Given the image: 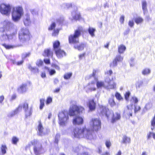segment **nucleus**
Masks as SVG:
<instances>
[{"label": "nucleus", "mask_w": 155, "mask_h": 155, "mask_svg": "<svg viewBox=\"0 0 155 155\" xmlns=\"http://www.w3.org/2000/svg\"><path fill=\"white\" fill-rule=\"evenodd\" d=\"M92 124L91 130L87 129L85 127H76L73 130L74 137L78 138H86L87 139L92 137V132H97L101 128V122L97 118L92 119L91 121Z\"/></svg>", "instance_id": "nucleus-1"}, {"label": "nucleus", "mask_w": 155, "mask_h": 155, "mask_svg": "<svg viewBox=\"0 0 155 155\" xmlns=\"http://www.w3.org/2000/svg\"><path fill=\"white\" fill-rule=\"evenodd\" d=\"M83 32V29L82 27H78L77 29L74 31V34L68 36L69 43L73 44L79 43V41L78 38Z\"/></svg>", "instance_id": "nucleus-2"}, {"label": "nucleus", "mask_w": 155, "mask_h": 155, "mask_svg": "<svg viewBox=\"0 0 155 155\" xmlns=\"http://www.w3.org/2000/svg\"><path fill=\"white\" fill-rule=\"evenodd\" d=\"M22 107H23L25 110V112H26L25 116L26 117L30 116L32 113V110L31 109L28 112H27V111L28 109V104L27 103H25L23 104L22 106L19 105L18 107L15 110H14L10 114L8 115V117H12L17 114L19 111L20 110L22 109Z\"/></svg>", "instance_id": "nucleus-3"}, {"label": "nucleus", "mask_w": 155, "mask_h": 155, "mask_svg": "<svg viewBox=\"0 0 155 155\" xmlns=\"http://www.w3.org/2000/svg\"><path fill=\"white\" fill-rule=\"evenodd\" d=\"M31 37L32 36L28 29H27L22 30L18 35L19 40L22 43L28 41Z\"/></svg>", "instance_id": "nucleus-4"}, {"label": "nucleus", "mask_w": 155, "mask_h": 155, "mask_svg": "<svg viewBox=\"0 0 155 155\" xmlns=\"http://www.w3.org/2000/svg\"><path fill=\"white\" fill-rule=\"evenodd\" d=\"M84 110V109L83 107L73 105L70 108L68 114L70 116H73L82 113Z\"/></svg>", "instance_id": "nucleus-5"}, {"label": "nucleus", "mask_w": 155, "mask_h": 155, "mask_svg": "<svg viewBox=\"0 0 155 155\" xmlns=\"http://www.w3.org/2000/svg\"><path fill=\"white\" fill-rule=\"evenodd\" d=\"M59 124L61 126H65L68 123L69 117L68 112L62 111L59 113L58 115Z\"/></svg>", "instance_id": "nucleus-6"}, {"label": "nucleus", "mask_w": 155, "mask_h": 155, "mask_svg": "<svg viewBox=\"0 0 155 155\" xmlns=\"http://www.w3.org/2000/svg\"><path fill=\"white\" fill-rule=\"evenodd\" d=\"M31 144L33 146V150L34 153L35 155H39L42 153L43 148L41 143L38 141L34 139L31 142Z\"/></svg>", "instance_id": "nucleus-7"}, {"label": "nucleus", "mask_w": 155, "mask_h": 155, "mask_svg": "<svg viewBox=\"0 0 155 155\" xmlns=\"http://www.w3.org/2000/svg\"><path fill=\"white\" fill-rule=\"evenodd\" d=\"M22 8L21 7H17L13 9L12 17L14 21H17L20 19L22 15Z\"/></svg>", "instance_id": "nucleus-8"}, {"label": "nucleus", "mask_w": 155, "mask_h": 155, "mask_svg": "<svg viewBox=\"0 0 155 155\" xmlns=\"http://www.w3.org/2000/svg\"><path fill=\"white\" fill-rule=\"evenodd\" d=\"M11 7L9 5L4 3L1 4L0 5V12L2 14L8 15L11 11Z\"/></svg>", "instance_id": "nucleus-9"}, {"label": "nucleus", "mask_w": 155, "mask_h": 155, "mask_svg": "<svg viewBox=\"0 0 155 155\" xmlns=\"http://www.w3.org/2000/svg\"><path fill=\"white\" fill-rule=\"evenodd\" d=\"M101 109L100 115L105 116L107 118H109L111 115L113 114V112L109 110V109L106 107L101 106L100 107Z\"/></svg>", "instance_id": "nucleus-10"}, {"label": "nucleus", "mask_w": 155, "mask_h": 155, "mask_svg": "<svg viewBox=\"0 0 155 155\" xmlns=\"http://www.w3.org/2000/svg\"><path fill=\"white\" fill-rule=\"evenodd\" d=\"M123 60V58L120 55H117L115 58L113 60L112 62L110 64V67L114 68L116 67L117 63L119 62H122Z\"/></svg>", "instance_id": "nucleus-11"}, {"label": "nucleus", "mask_w": 155, "mask_h": 155, "mask_svg": "<svg viewBox=\"0 0 155 155\" xmlns=\"http://www.w3.org/2000/svg\"><path fill=\"white\" fill-rule=\"evenodd\" d=\"M87 105L89 110L91 111H93L95 110L96 107V103L94 102V99H89L88 101Z\"/></svg>", "instance_id": "nucleus-12"}, {"label": "nucleus", "mask_w": 155, "mask_h": 155, "mask_svg": "<svg viewBox=\"0 0 155 155\" xmlns=\"http://www.w3.org/2000/svg\"><path fill=\"white\" fill-rule=\"evenodd\" d=\"M54 51L56 56L58 58H61L66 55V53L61 48Z\"/></svg>", "instance_id": "nucleus-13"}, {"label": "nucleus", "mask_w": 155, "mask_h": 155, "mask_svg": "<svg viewBox=\"0 0 155 155\" xmlns=\"http://www.w3.org/2000/svg\"><path fill=\"white\" fill-rule=\"evenodd\" d=\"M38 125L37 127L38 134L39 136H42L45 134V133L44 132V128L40 120L38 121Z\"/></svg>", "instance_id": "nucleus-14"}, {"label": "nucleus", "mask_w": 155, "mask_h": 155, "mask_svg": "<svg viewBox=\"0 0 155 155\" xmlns=\"http://www.w3.org/2000/svg\"><path fill=\"white\" fill-rule=\"evenodd\" d=\"M83 122V119L80 116H77L73 120V124L75 125L82 124Z\"/></svg>", "instance_id": "nucleus-15"}, {"label": "nucleus", "mask_w": 155, "mask_h": 155, "mask_svg": "<svg viewBox=\"0 0 155 155\" xmlns=\"http://www.w3.org/2000/svg\"><path fill=\"white\" fill-rule=\"evenodd\" d=\"M27 90V84H22L17 88L18 91L20 93H23Z\"/></svg>", "instance_id": "nucleus-16"}, {"label": "nucleus", "mask_w": 155, "mask_h": 155, "mask_svg": "<svg viewBox=\"0 0 155 155\" xmlns=\"http://www.w3.org/2000/svg\"><path fill=\"white\" fill-rule=\"evenodd\" d=\"M53 53L51 50L49 48L45 49L43 52V55L44 57L53 58Z\"/></svg>", "instance_id": "nucleus-17"}, {"label": "nucleus", "mask_w": 155, "mask_h": 155, "mask_svg": "<svg viewBox=\"0 0 155 155\" xmlns=\"http://www.w3.org/2000/svg\"><path fill=\"white\" fill-rule=\"evenodd\" d=\"M113 114L111 120V122L112 123H114L118 120H120L121 118L120 115V113L118 112L115 113V114Z\"/></svg>", "instance_id": "nucleus-18"}, {"label": "nucleus", "mask_w": 155, "mask_h": 155, "mask_svg": "<svg viewBox=\"0 0 155 155\" xmlns=\"http://www.w3.org/2000/svg\"><path fill=\"white\" fill-rule=\"evenodd\" d=\"M53 48L54 51L60 48V43L59 41L58 40L54 41L53 43Z\"/></svg>", "instance_id": "nucleus-19"}, {"label": "nucleus", "mask_w": 155, "mask_h": 155, "mask_svg": "<svg viewBox=\"0 0 155 155\" xmlns=\"http://www.w3.org/2000/svg\"><path fill=\"white\" fill-rule=\"evenodd\" d=\"M28 68L34 74L38 73L39 72V70L38 68L32 67L31 64H28Z\"/></svg>", "instance_id": "nucleus-20"}, {"label": "nucleus", "mask_w": 155, "mask_h": 155, "mask_svg": "<svg viewBox=\"0 0 155 155\" xmlns=\"http://www.w3.org/2000/svg\"><path fill=\"white\" fill-rule=\"evenodd\" d=\"M95 82L94 81L89 83L88 84L87 86H89V90L91 91H94L96 90V88L95 87Z\"/></svg>", "instance_id": "nucleus-21"}, {"label": "nucleus", "mask_w": 155, "mask_h": 155, "mask_svg": "<svg viewBox=\"0 0 155 155\" xmlns=\"http://www.w3.org/2000/svg\"><path fill=\"white\" fill-rule=\"evenodd\" d=\"M108 103L111 107H114L116 106V103L114 101V96L109 98Z\"/></svg>", "instance_id": "nucleus-22"}, {"label": "nucleus", "mask_w": 155, "mask_h": 155, "mask_svg": "<svg viewBox=\"0 0 155 155\" xmlns=\"http://www.w3.org/2000/svg\"><path fill=\"white\" fill-rule=\"evenodd\" d=\"M126 49V47L125 46L123 45H121L118 47V52L120 54L123 53Z\"/></svg>", "instance_id": "nucleus-23"}, {"label": "nucleus", "mask_w": 155, "mask_h": 155, "mask_svg": "<svg viewBox=\"0 0 155 155\" xmlns=\"http://www.w3.org/2000/svg\"><path fill=\"white\" fill-rule=\"evenodd\" d=\"M85 47V45L84 43H81L79 45H75L74 46V48L77 49L78 50H82L84 49Z\"/></svg>", "instance_id": "nucleus-24"}, {"label": "nucleus", "mask_w": 155, "mask_h": 155, "mask_svg": "<svg viewBox=\"0 0 155 155\" xmlns=\"http://www.w3.org/2000/svg\"><path fill=\"white\" fill-rule=\"evenodd\" d=\"M130 142V137L127 136L126 135L124 136L123 138V140L122 141L123 143H129Z\"/></svg>", "instance_id": "nucleus-25"}, {"label": "nucleus", "mask_w": 155, "mask_h": 155, "mask_svg": "<svg viewBox=\"0 0 155 155\" xmlns=\"http://www.w3.org/2000/svg\"><path fill=\"white\" fill-rule=\"evenodd\" d=\"M2 45L6 49H13L16 47V46L15 45H7L5 43L2 44Z\"/></svg>", "instance_id": "nucleus-26"}, {"label": "nucleus", "mask_w": 155, "mask_h": 155, "mask_svg": "<svg viewBox=\"0 0 155 155\" xmlns=\"http://www.w3.org/2000/svg\"><path fill=\"white\" fill-rule=\"evenodd\" d=\"M95 30V29L94 28L91 27H89L88 29L89 33L92 37H93L94 36V33Z\"/></svg>", "instance_id": "nucleus-27"}, {"label": "nucleus", "mask_w": 155, "mask_h": 155, "mask_svg": "<svg viewBox=\"0 0 155 155\" xmlns=\"http://www.w3.org/2000/svg\"><path fill=\"white\" fill-rule=\"evenodd\" d=\"M97 72V70L95 69L93 70L92 73L89 76L88 79H90L92 77H93L95 78V79L96 81H97V79L95 78V76Z\"/></svg>", "instance_id": "nucleus-28"}, {"label": "nucleus", "mask_w": 155, "mask_h": 155, "mask_svg": "<svg viewBox=\"0 0 155 155\" xmlns=\"http://www.w3.org/2000/svg\"><path fill=\"white\" fill-rule=\"evenodd\" d=\"M124 113L127 114L129 117L132 116V110L131 109H130L128 108L127 110H125Z\"/></svg>", "instance_id": "nucleus-29"}, {"label": "nucleus", "mask_w": 155, "mask_h": 155, "mask_svg": "<svg viewBox=\"0 0 155 155\" xmlns=\"http://www.w3.org/2000/svg\"><path fill=\"white\" fill-rule=\"evenodd\" d=\"M96 85L98 88L105 87L104 83L102 81H97L96 83Z\"/></svg>", "instance_id": "nucleus-30"}, {"label": "nucleus", "mask_w": 155, "mask_h": 155, "mask_svg": "<svg viewBox=\"0 0 155 155\" xmlns=\"http://www.w3.org/2000/svg\"><path fill=\"white\" fill-rule=\"evenodd\" d=\"M134 21L136 24H139L142 22L143 19L141 17H137L134 18Z\"/></svg>", "instance_id": "nucleus-31"}, {"label": "nucleus", "mask_w": 155, "mask_h": 155, "mask_svg": "<svg viewBox=\"0 0 155 155\" xmlns=\"http://www.w3.org/2000/svg\"><path fill=\"white\" fill-rule=\"evenodd\" d=\"M1 149V152L2 154H4L6 153L7 147L6 145H2Z\"/></svg>", "instance_id": "nucleus-32"}, {"label": "nucleus", "mask_w": 155, "mask_h": 155, "mask_svg": "<svg viewBox=\"0 0 155 155\" xmlns=\"http://www.w3.org/2000/svg\"><path fill=\"white\" fill-rule=\"evenodd\" d=\"M23 22L26 26L28 25L31 22L30 18L28 17L24 19Z\"/></svg>", "instance_id": "nucleus-33"}, {"label": "nucleus", "mask_w": 155, "mask_h": 155, "mask_svg": "<svg viewBox=\"0 0 155 155\" xmlns=\"http://www.w3.org/2000/svg\"><path fill=\"white\" fill-rule=\"evenodd\" d=\"M150 72V70L148 68H145L143 70L142 73L143 75H146L149 74Z\"/></svg>", "instance_id": "nucleus-34"}, {"label": "nucleus", "mask_w": 155, "mask_h": 155, "mask_svg": "<svg viewBox=\"0 0 155 155\" xmlns=\"http://www.w3.org/2000/svg\"><path fill=\"white\" fill-rule=\"evenodd\" d=\"M45 99L43 98L40 99V104L39 108L41 110H42L45 106Z\"/></svg>", "instance_id": "nucleus-35"}, {"label": "nucleus", "mask_w": 155, "mask_h": 155, "mask_svg": "<svg viewBox=\"0 0 155 155\" xmlns=\"http://www.w3.org/2000/svg\"><path fill=\"white\" fill-rule=\"evenodd\" d=\"M19 141V139L15 136H13L12 139V143L16 145Z\"/></svg>", "instance_id": "nucleus-36"}, {"label": "nucleus", "mask_w": 155, "mask_h": 155, "mask_svg": "<svg viewBox=\"0 0 155 155\" xmlns=\"http://www.w3.org/2000/svg\"><path fill=\"white\" fill-rule=\"evenodd\" d=\"M151 125L153 127V128H151V129L153 130L155 127V114L153 117L151 121Z\"/></svg>", "instance_id": "nucleus-37"}, {"label": "nucleus", "mask_w": 155, "mask_h": 155, "mask_svg": "<svg viewBox=\"0 0 155 155\" xmlns=\"http://www.w3.org/2000/svg\"><path fill=\"white\" fill-rule=\"evenodd\" d=\"M73 18L76 21L79 20L81 19V16L80 13L77 14L74 16Z\"/></svg>", "instance_id": "nucleus-38"}, {"label": "nucleus", "mask_w": 155, "mask_h": 155, "mask_svg": "<svg viewBox=\"0 0 155 155\" xmlns=\"http://www.w3.org/2000/svg\"><path fill=\"white\" fill-rule=\"evenodd\" d=\"M72 75V73H66L64 76V78L65 79H68L70 78Z\"/></svg>", "instance_id": "nucleus-39"}, {"label": "nucleus", "mask_w": 155, "mask_h": 155, "mask_svg": "<svg viewBox=\"0 0 155 155\" xmlns=\"http://www.w3.org/2000/svg\"><path fill=\"white\" fill-rule=\"evenodd\" d=\"M56 26V23L54 22H52L50 26L48 28V30L49 31H51L54 29Z\"/></svg>", "instance_id": "nucleus-40"}, {"label": "nucleus", "mask_w": 155, "mask_h": 155, "mask_svg": "<svg viewBox=\"0 0 155 155\" xmlns=\"http://www.w3.org/2000/svg\"><path fill=\"white\" fill-rule=\"evenodd\" d=\"M115 96L117 99L119 101H120L123 99V98L121 97L120 94L117 92L115 93Z\"/></svg>", "instance_id": "nucleus-41"}, {"label": "nucleus", "mask_w": 155, "mask_h": 155, "mask_svg": "<svg viewBox=\"0 0 155 155\" xmlns=\"http://www.w3.org/2000/svg\"><path fill=\"white\" fill-rule=\"evenodd\" d=\"M59 31L60 29H54L52 34V36H57L59 34Z\"/></svg>", "instance_id": "nucleus-42"}, {"label": "nucleus", "mask_w": 155, "mask_h": 155, "mask_svg": "<svg viewBox=\"0 0 155 155\" xmlns=\"http://www.w3.org/2000/svg\"><path fill=\"white\" fill-rule=\"evenodd\" d=\"M141 110V107L140 106H137V105H135L134 107V112L136 113Z\"/></svg>", "instance_id": "nucleus-43"}, {"label": "nucleus", "mask_w": 155, "mask_h": 155, "mask_svg": "<svg viewBox=\"0 0 155 155\" xmlns=\"http://www.w3.org/2000/svg\"><path fill=\"white\" fill-rule=\"evenodd\" d=\"M130 101L134 104H137L138 103V100L136 97L133 96L131 97Z\"/></svg>", "instance_id": "nucleus-44"}, {"label": "nucleus", "mask_w": 155, "mask_h": 155, "mask_svg": "<svg viewBox=\"0 0 155 155\" xmlns=\"http://www.w3.org/2000/svg\"><path fill=\"white\" fill-rule=\"evenodd\" d=\"M36 64L37 66L39 67L43 65V62L42 60L41 59H39L37 61Z\"/></svg>", "instance_id": "nucleus-45"}, {"label": "nucleus", "mask_w": 155, "mask_h": 155, "mask_svg": "<svg viewBox=\"0 0 155 155\" xmlns=\"http://www.w3.org/2000/svg\"><path fill=\"white\" fill-rule=\"evenodd\" d=\"M130 94V93L129 91H127L124 94V97L127 101H128Z\"/></svg>", "instance_id": "nucleus-46"}, {"label": "nucleus", "mask_w": 155, "mask_h": 155, "mask_svg": "<svg viewBox=\"0 0 155 155\" xmlns=\"http://www.w3.org/2000/svg\"><path fill=\"white\" fill-rule=\"evenodd\" d=\"M52 98L51 97H49L47 98L46 101V104L47 105H48V104L51 103L52 102Z\"/></svg>", "instance_id": "nucleus-47"}, {"label": "nucleus", "mask_w": 155, "mask_h": 155, "mask_svg": "<svg viewBox=\"0 0 155 155\" xmlns=\"http://www.w3.org/2000/svg\"><path fill=\"white\" fill-rule=\"evenodd\" d=\"M108 84V86L112 88H114L116 87V84L114 82L112 84H111L110 81H107Z\"/></svg>", "instance_id": "nucleus-48"}, {"label": "nucleus", "mask_w": 155, "mask_h": 155, "mask_svg": "<svg viewBox=\"0 0 155 155\" xmlns=\"http://www.w3.org/2000/svg\"><path fill=\"white\" fill-rule=\"evenodd\" d=\"M142 9L143 11H145L147 10V3L146 2L144 1L142 3Z\"/></svg>", "instance_id": "nucleus-49"}, {"label": "nucleus", "mask_w": 155, "mask_h": 155, "mask_svg": "<svg viewBox=\"0 0 155 155\" xmlns=\"http://www.w3.org/2000/svg\"><path fill=\"white\" fill-rule=\"evenodd\" d=\"M105 145L108 148H109L111 145V143L109 141H106L105 142Z\"/></svg>", "instance_id": "nucleus-50"}, {"label": "nucleus", "mask_w": 155, "mask_h": 155, "mask_svg": "<svg viewBox=\"0 0 155 155\" xmlns=\"http://www.w3.org/2000/svg\"><path fill=\"white\" fill-rule=\"evenodd\" d=\"M124 21V17L123 15H122L120 18V21L121 24H123Z\"/></svg>", "instance_id": "nucleus-51"}, {"label": "nucleus", "mask_w": 155, "mask_h": 155, "mask_svg": "<svg viewBox=\"0 0 155 155\" xmlns=\"http://www.w3.org/2000/svg\"><path fill=\"white\" fill-rule=\"evenodd\" d=\"M153 132H150L147 134V138L148 140L152 136Z\"/></svg>", "instance_id": "nucleus-52"}, {"label": "nucleus", "mask_w": 155, "mask_h": 155, "mask_svg": "<svg viewBox=\"0 0 155 155\" xmlns=\"http://www.w3.org/2000/svg\"><path fill=\"white\" fill-rule=\"evenodd\" d=\"M5 99L4 96L2 95L0 96V104H2Z\"/></svg>", "instance_id": "nucleus-53"}, {"label": "nucleus", "mask_w": 155, "mask_h": 155, "mask_svg": "<svg viewBox=\"0 0 155 155\" xmlns=\"http://www.w3.org/2000/svg\"><path fill=\"white\" fill-rule=\"evenodd\" d=\"M85 53H84L82 54H80L78 55V57L80 59H82L85 56Z\"/></svg>", "instance_id": "nucleus-54"}, {"label": "nucleus", "mask_w": 155, "mask_h": 155, "mask_svg": "<svg viewBox=\"0 0 155 155\" xmlns=\"http://www.w3.org/2000/svg\"><path fill=\"white\" fill-rule=\"evenodd\" d=\"M134 25V22L132 21H130L128 22V25L131 27H133Z\"/></svg>", "instance_id": "nucleus-55"}, {"label": "nucleus", "mask_w": 155, "mask_h": 155, "mask_svg": "<svg viewBox=\"0 0 155 155\" xmlns=\"http://www.w3.org/2000/svg\"><path fill=\"white\" fill-rule=\"evenodd\" d=\"M44 61L47 64H50V60L49 59H44Z\"/></svg>", "instance_id": "nucleus-56"}, {"label": "nucleus", "mask_w": 155, "mask_h": 155, "mask_svg": "<svg viewBox=\"0 0 155 155\" xmlns=\"http://www.w3.org/2000/svg\"><path fill=\"white\" fill-rule=\"evenodd\" d=\"M60 135L58 134H57L56 136L55 139V142L58 143V139L60 138Z\"/></svg>", "instance_id": "nucleus-57"}, {"label": "nucleus", "mask_w": 155, "mask_h": 155, "mask_svg": "<svg viewBox=\"0 0 155 155\" xmlns=\"http://www.w3.org/2000/svg\"><path fill=\"white\" fill-rule=\"evenodd\" d=\"M23 62H24V60H21V61L17 62L16 63V64L18 66H20V65H22Z\"/></svg>", "instance_id": "nucleus-58"}, {"label": "nucleus", "mask_w": 155, "mask_h": 155, "mask_svg": "<svg viewBox=\"0 0 155 155\" xmlns=\"http://www.w3.org/2000/svg\"><path fill=\"white\" fill-rule=\"evenodd\" d=\"M51 66L56 69L59 70L60 69L59 67L58 66L55 64H53L51 65Z\"/></svg>", "instance_id": "nucleus-59"}, {"label": "nucleus", "mask_w": 155, "mask_h": 155, "mask_svg": "<svg viewBox=\"0 0 155 155\" xmlns=\"http://www.w3.org/2000/svg\"><path fill=\"white\" fill-rule=\"evenodd\" d=\"M30 54V52H28V53H26L25 54H23V58H25L27 57H29Z\"/></svg>", "instance_id": "nucleus-60"}, {"label": "nucleus", "mask_w": 155, "mask_h": 155, "mask_svg": "<svg viewBox=\"0 0 155 155\" xmlns=\"http://www.w3.org/2000/svg\"><path fill=\"white\" fill-rule=\"evenodd\" d=\"M56 73L55 71L53 69L49 71V74L50 75H52L54 74H55Z\"/></svg>", "instance_id": "nucleus-61"}, {"label": "nucleus", "mask_w": 155, "mask_h": 155, "mask_svg": "<svg viewBox=\"0 0 155 155\" xmlns=\"http://www.w3.org/2000/svg\"><path fill=\"white\" fill-rule=\"evenodd\" d=\"M113 73L112 71L111 70H109V71H107L105 74L108 75H110Z\"/></svg>", "instance_id": "nucleus-62"}, {"label": "nucleus", "mask_w": 155, "mask_h": 155, "mask_svg": "<svg viewBox=\"0 0 155 155\" xmlns=\"http://www.w3.org/2000/svg\"><path fill=\"white\" fill-rule=\"evenodd\" d=\"M16 95L15 94H13L11 97V100H13L16 99Z\"/></svg>", "instance_id": "nucleus-63"}, {"label": "nucleus", "mask_w": 155, "mask_h": 155, "mask_svg": "<svg viewBox=\"0 0 155 155\" xmlns=\"http://www.w3.org/2000/svg\"><path fill=\"white\" fill-rule=\"evenodd\" d=\"M41 76L43 78H45L46 77V75L45 72H42L41 74Z\"/></svg>", "instance_id": "nucleus-64"}]
</instances>
